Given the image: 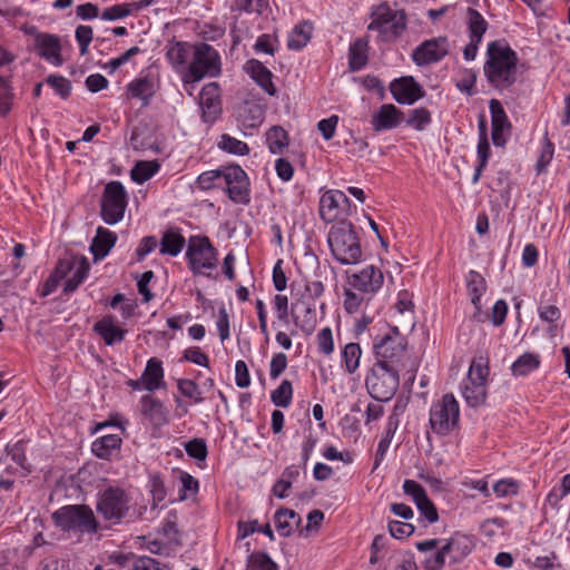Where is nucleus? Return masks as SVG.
<instances>
[{
    "label": "nucleus",
    "instance_id": "nucleus-1",
    "mask_svg": "<svg viewBox=\"0 0 570 570\" xmlns=\"http://www.w3.org/2000/svg\"><path fill=\"white\" fill-rule=\"evenodd\" d=\"M96 511L105 521V529L129 523L136 518L135 502L128 490L117 484H108L96 495Z\"/></svg>",
    "mask_w": 570,
    "mask_h": 570
},
{
    "label": "nucleus",
    "instance_id": "nucleus-2",
    "mask_svg": "<svg viewBox=\"0 0 570 570\" xmlns=\"http://www.w3.org/2000/svg\"><path fill=\"white\" fill-rule=\"evenodd\" d=\"M517 63L518 56L505 41L495 40L488 45L483 71L495 89L504 90L515 82Z\"/></svg>",
    "mask_w": 570,
    "mask_h": 570
},
{
    "label": "nucleus",
    "instance_id": "nucleus-3",
    "mask_svg": "<svg viewBox=\"0 0 570 570\" xmlns=\"http://www.w3.org/2000/svg\"><path fill=\"white\" fill-rule=\"evenodd\" d=\"M327 242L333 256L344 265L356 264L362 257L358 236L351 223L341 220L332 226Z\"/></svg>",
    "mask_w": 570,
    "mask_h": 570
},
{
    "label": "nucleus",
    "instance_id": "nucleus-4",
    "mask_svg": "<svg viewBox=\"0 0 570 570\" xmlns=\"http://www.w3.org/2000/svg\"><path fill=\"white\" fill-rule=\"evenodd\" d=\"M474 542L471 537L455 533L438 551L424 560L425 570H443L449 566L461 563L473 550Z\"/></svg>",
    "mask_w": 570,
    "mask_h": 570
},
{
    "label": "nucleus",
    "instance_id": "nucleus-5",
    "mask_svg": "<svg viewBox=\"0 0 570 570\" xmlns=\"http://www.w3.org/2000/svg\"><path fill=\"white\" fill-rule=\"evenodd\" d=\"M53 519L60 528L80 533L94 534L105 529L94 510L86 504L62 507L53 513Z\"/></svg>",
    "mask_w": 570,
    "mask_h": 570
},
{
    "label": "nucleus",
    "instance_id": "nucleus-6",
    "mask_svg": "<svg viewBox=\"0 0 570 570\" xmlns=\"http://www.w3.org/2000/svg\"><path fill=\"white\" fill-rule=\"evenodd\" d=\"M488 376V360L483 356L474 357L461 386L462 396L469 406L478 407L485 402Z\"/></svg>",
    "mask_w": 570,
    "mask_h": 570
},
{
    "label": "nucleus",
    "instance_id": "nucleus-7",
    "mask_svg": "<svg viewBox=\"0 0 570 570\" xmlns=\"http://www.w3.org/2000/svg\"><path fill=\"white\" fill-rule=\"evenodd\" d=\"M219 72L220 57L217 50L207 43H198L183 80L185 83L197 82L207 76L216 77Z\"/></svg>",
    "mask_w": 570,
    "mask_h": 570
},
{
    "label": "nucleus",
    "instance_id": "nucleus-8",
    "mask_svg": "<svg viewBox=\"0 0 570 570\" xmlns=\"http://www.w3.org/2000/svg\"><path fill=\"white\" fill-rule=\"evenodd\" d=\"M186 259L191 272L209 275L217 266V250L206 236H190L187 244Z\"/></svg>",
    "mask_w": 570,
    "mask_h": 570
},
{
    "label": "nucleus",
    "instance_id": "nucleus-9",
    "mask_svg": "<svg viewBox=\"0 0 570 570\" xmlns=\"http://www.w3.org/2000/svg\"><path fill=\"white\" fill-rule=\"evenodd\" d=\"M127 191L120 181H109L100 202V216L108 225H115L124 218L127 207Z\"/></svg>",
    "mask_w": 570,
    "mask_h": 570
},
{
    "label": "nucleus",
    "instance_id": "nucleus-10",
    "mask_svg": "<svg viewBox=\"0 0 570 570\" xmlns=\"http://www.w3.org/2000/svg\"><path fill=\"white\" fill-rule=\"evenodd\" d=\"M460 406L453 394H445L431 406L430 424L438 434H448L458 426Z\"/></svg>",
    "mask_w": 570,
    "mask_h": 570
},
{
    "label": "nucleus",
    "instance_id": "nucleus-11",
    "mask_svg": "<svg viewBox=\"0 0 570 570\" xmlns=\"http://www.w3.org/2000/svg\"><path fill=\"white\" fill-rule=\"evenodd\" d=\"M394 309L400 316L397 320L399 324L394 325V346L396 345L401 350H405L406 341L403 333L412 332L416 324L413 294L406 289L400 291L397 302L394 304Z\"/></svg>",
    "mask_w": 570,
    "mask_h": 570
},
{
    "label": "nucleus",
    "instance_id": "nucleus-12",
    "mask_svg": "<svg viewBox=\"0 0 570 570\" xmlns=\"http://www.w3.org/2000/svg\"><path fill=\"white\" fill-rule=\"evenodd\" d=\"M223 181L228 197L238 204L249 203V180L247 174L238 165L224 166Z\"/></svg>",
    "mask_w": 570,
    "mask_h": 570
},
{
    "label": "nucleus",
    "instance_id": "nucleus-13",
    "mask_svg": "<svg viewBox=\"0 0 570 570\" xmlns=\"http://www.w3.org/2000/svg\"><path fill=\"white\" fill-rule=\"evenodd\" d=\"M351 202L341 190H327L320 199V216L326 223H332L348 215Z\"/></svg>",
    "mask_w": 570,
    "mask_h": 570
},
{
    "label": "nucleus",
    "instance_id": "nucleus-14",
    "mask_svg": "<svg viewBox=\"0 0 570 570\" xmlns=\"http://www.w3.org/2000/svg\"><path fill=\"white\" fill-rule=\"evenodd\" d=\"M449 49L450 43L446 37L429 39L414 49L412 59L417 66L434 63L443 59Z\"/></svg>",
    "mask_w": 570,
    "mask_h": 570
},
{
    "label": "nucleus",
    "instance_id": "nucleus-15",
    "mask_svg": "<svg viewBox=\"0 0 570 570\" xmlns=\"http://www.w3.org/2000/svg\"><path fill=\"white\" fill-rule=\"evenodd\" d=\"M199 107L203 120L213 124L222 112L219 86L216 82L205 85L199 94Z\"/></svg>",
    "mask_w": 570,
    "mask_h": 570
},
{
    "label": "nucleus",
    "instance_id": "nucleus-16",
    "mask_svg": "<svg viewBox=\"0 0 570 570\" xmlns=\"http://www.w3.org/2000/svg\"><path fill=\"white\" fill-rule=\"evenodd\" d=\"M489 107L492 120V141L495 146L502 147L507 142V137L510 134L511 124L499 100H490Z\"/></svg>",
    "mask_w": 570,
    "mask_h": 570
},
{
    "label": "nucleus",
    "instance_id": "nucleus-17",
    "mask_svg": "<svg viewBox=\"0 0 570 570\" xmlns=\"http://www.w3.org/2000/svg\"><path fill=\"white\" fill-rule=\"evenodd\" d=\"M425 95L423 87L412 77L394 79V100L403 105H413Z\"/></svg>",
    "mask_w": 570,
    "mask_h": 570
},
{
    "label": "nucleus",
    "instance_id": "nucleus-18",
    "mask_svg": "<svg viewBox=\"0 0 570 570\" xmlns=\"http://www.w3.org/2000/svg\"><path fill=\"white\" fill-rule=\"evenodd\" d=\"M383 273L373 265L365 266L350 277L351 286L364 293H375L383 285Z\"/></svg>",
    "mask_w": 570,
    "mask_h": 570
},
{
    "label": "nucleus",
    "instance_id": "nucleus-19",
    "mask_svg": "<svg viewBox=\"0 0 570 570\" xmlns=\"http://www.w3.org/2000/svg\"><path fill=\"white\" fill-rule=\"evenodd\" d=\"M392 371L371 370V374L366 377V387L371 396L380 402H387L392 399Z\"/></svg>",
    "mask_w": 570,
    "mask_h": 570
},
{
    "label": "nucleus",
    "instance_id": "nucleus-20",
    "mask_svg": "<svg viewBox=\"0 0 570 570\" xmlns=\"http://www.w3.org/2000/svg\"><path fill=\"white\" fill-rule=\"evenodd\" d=\"M157 2L158 0H138L114 4L106 8L100 14V18L107 21L124 19Z\"/></svg>",
    "mask_w": 570,
    "mask_h": 570
},
{
    "label": "nucleus",
    "instance_id": "nucleus-21",
    "mask_svg": "<svg viewBox=\"0 0 570 570\" xmlns=\"http://www.w3.org/2000/svg\"><path fill=\"white\" fill-rule=\"evenodd\" d=\"M36 46L39 55L55 66L63 62L61 58L60 40L57 36L49 33H40L36 38Z\"/></svg>",
    "mask_w": 570,
    "mask_h": 570
},
{
    "label": "nucleus",
    "instance_id": "nucleus-22",
    "mask_svg": "<svg viewBox=\"0 0 570 570\" xmlns=\"http://www.w3.org/2000/svg\"><path fill=\"white\" fill-rule=\"evenodd\" d=\"M374 364L372 370L376 372L392 371V336L390 333L375 338L373 344Z\"/></svg>",
    "mask_w": 570,
    "mask_h": 570
},
{
    "label": "nucleus",
    "instance_id": "nucleus-23",
    "mask_svg": "<svg viewBox=\"0 0 570 570\" xmlns=\"http://www.w3.org/2000/svg\"><path fill=\"white\" fill-rule=\"evenodd\" d=\"M430 122L431 114L423 107L412 109L407 114L394 107V127L405 124L415 130H423Z\"/></svg>",
    "mask_w": 570,
    "mask_h": 570
},
{
    "label": "nucleus",
    "instance_id": "nucleus-24",
    "mask_svg": "<svg viewBox=\"0 0 570 570\" xmlns=\"http://www.w3.org/2000/svg\"><path fill=\"white\" fill-rule=\"evenodd\" d=\"M94 331L104 340L106 345H114L124 341L126 330L119 327L115 317L105 316L94 325Z\"/></svg>",
    "mask_w": 570,
    "mask_h": 570
},
{
    "label": "nucleus",
    "instance_id": "nucleus-25",
    "mask_svg": "<svg viewBox=\"0 0 570 570\" xmlns=\"http://www.w3.org/2000/svg\"><path fill=\"white\" fill-rule=\"evenodd\" d=\"M245 71L268 95L274 96L276 88L272 81V72L258 60L250 59L245 65Z\"/></svg>",
    "mask_w": 570,
    "mask_h": 570
},
{
    "label": "nucleus",
    "instance_id": "nucleus-26",
    "mask_svg": "<svg viewBox=\"0 0 570 570\" xmlns=\"http://www.w3.org/2000/svg\"><path fill=\"white\" fill-rule=\"evenodd\" d=\"M370 31H377L383 41L390 40L392 32V12L387 4H381L372 12V21L368 24Z\"/></svg>",
    "mask_w": 570,
    "mask_h": 570
},
{
    "label": "nucleus",
    "instance_id": "nucleus-27",
    "mask_svg": "<svg viewBox=\"0 0 570 570\" xmlns=\"http://www.w3.org/2000/svg\"><path fill=\"white\" fill-rule=\"evenodd\" d=\"M140 403L142 414L153 425L161 426L167 423V411L159 400L150 395H145L141 397Z\"/></svg>",
    "mask_w": 570,
    "mask_h": 570
},
{
    "label": "nucleus",
    "instance_id": "nucleus-28",
    "mask_svg": "<svg viewBox=\"0 0 570 570\" xmlns=\"http://www.w3.org/2000/svg\"><path fill=\"white\" fill-rule=\"evenodd\" d=\"M116 240L117 235L114 232L99 226L90 246V250L94 257L96 259L106 257L110 249L115 246Z\"/></svg>",
    "mask_w": 570,
    "mask_h": 570
},
{
    "label": "nucleus",
    "instance_id": "nucleus-29",
    "mask_svg": "<svg viewBox=\"0 0 570 570\" xmlns=\"http://www.w3.org/2000/svg\"><path fill=\"white\" fill-rule=\"evenodd\" d=\"M141 377L145 382L146 391L153 392L165 387L163 364L156 357L148 360Z\"/></svg>",
    "mask_w": 570,
    "mask_h": 570
},
{
    "label": "nucleus",
    "instance_id": "nucleus-30",
    "mask_svg": "<svg viewBox=\"0 0 570 570\" xmlns=\"http://www.w3.org/2000/svg\"><path fill=\"white\" fill-rule=\"evenodd\" d=\"M156 90V81L150 77L135 79L128 85L130 96L140 99L145 106L149 104Z\"/></svg>",
    "mask_w": 570,
    "mask_h": 570
},
{
    "label": "nucleus",
    "instance_id": "nucleus-31",
    "mask_svg": "<svg viewBox=\"0 0 570 570\" xmlns=\"http://www.w3.org/2000/svg\"><path fill=\"white\" fill-rule=\"evenodd\" d=\"M121 439L117 434H108L98 438L92 442V453L99 459H109L120 449Z\"/></svg>",
    "mask_w": 570,
    "mask_h": 570
},
{
    "label": "nucleus",
    "instance_id": "nucleus-32",
    "mask_svg": "<svg viewBox=\"0 0 570 570\" xmlns=\"http://www.w3.org/2000/svg\"><path fill=\"white\" fill-rule=\"evenodd\" d=\"M277 532L282 537H289L295 527L301 522V517L293 510L281 509L274 515Z\"/></svg>",
    "mask_w": 570,
    "mask_h": 570
},
{
    "label": "nucleus",
    "instance_id": "nucleus-33",
    "mask_svg": "<svg viewBox=\"0 0 570 570\" xmlns=\"http://www.w3.org/2000/svg\"><path fill=\"white\" fill-rule=\"evenodd\" d=\"M185 238L178 229H167L160 240V253L164 255L177 256L185 246Z\"/></svg>",
    "mask_w": 570,
    "mask_h": 570
},
{
    "label": "nucleus",
    "instance_id": "nucleus-34",
    "mask_svg": "<svg viewBox=\"0 0 570 570\" xmlns=\"http://www.w3.org/2000/svg\"><path fill=\"white\" fill-rule=\"evenodd\" d=\"M313 26L308 21L296 24L288 35L287 47L293 50L304 48L311 40Z\"/></svg>",
    "mask_w": 570,
    "mask_h": 570
},
{
    "label": "nucleus",
    "instance_id": "nucleus-35",
    "mask_svg": "<svg viewBox=\"0 0 570 570\" xmlns=\"http://www.w3.org/2000/svg\"><path fill=\"white\" fill-rule=\"evenodd\" d=\"M466 18L470 40L481 42L483 35L488 29V22L482 17V14L473 8H468Z\"/></svg>",
    "mask_w": 570,
    "mask_h": 570
},
{
    "label": "nucleus",
    "instance_id": "nucleus-36",
    "mask_svg": "<svg viewBox=\"0 0 570 570\" xmlns=\"http://www.w3.org/2000/svg\"><path fill=\"white\" fill-rule=\"evenodd\" d=\"M466 286L472 304L476 309H480L481 296L487 289L484 278L478 272L470 271L466 277Z\"/></svg>",
    "mask_w": 570,
    "mask_h": 570
},
{
    "label": "nucleus",
    "instance_id": "nucleus-37",
    "mask_svg": "<svg viewBox=\"0 0 570 570\" xmlns=\"http://www.w3.org/2000/svg\"><path fill=\"white\" fill-rule=\"evenodd\" d=\"M367 61V41L365 39H356L350 46L348 62L352 70L362 69Z\"/></svg>",
    "mask_w": 570,
    "mask_h": 570
},
{
    "label": "nucleus",
    "instance_id": "nucleus-38",
    "mask_svg": "<svg viewBox=\"0 0 570 570\" xmlns=\"http://www.w3.org/2000/svg\"><path fill=\"white\" fill-rule=\"evenodd\" d=\"M539 365L540 357L538 354L524 353L513 362L511 372L514 376H525L537 370Z\"/></svg>",
    "mask_w": 570,
    "mask_h": 570
},
{
    "label": "nucleus",
    "instance_id": "nucleus-39",
    "mask_svg": "<svg viewBox=\"0 0 570 570\" xmlns=\"http://www.w3.org/2000/svg\"><path fill=\"white\" fill-rule=\"evenodd\" d=\"M89 268V263L86 258L76 261L73 266L71 267L72 275L65 283V293L75 292L88 276Z\"/></svg>",
    "mask_w": 570,
    "mask_h": 570
},
{
    "label": "nucleus",
    "instance_id": "nucleus-40",
    "mask_svg": "<svg viewBox=\"0 0 570 570\" xmlns=\"http://www.w3.org/2000/svg\"><path fill=\"white\" fill-rule=\"evenodd\" d=\"M266 141L272 154H282L288 146L287 131L281 126H274L266 132Z\"/></svg>",
    "mask_w": 570,
    "mask_h": 570
},
{
    "label": "nucleus",
    "instance_id": "nucleus-41",
    "mask_svg": "<svg viewBox=\"0 0 570 570\" xmlns=\"http://www.w3.org/2000/svg\"><path fill=\"white\" fill-rule=\"evenodd\" d=\"M189 56V45L187 42H173L167 46L166 57L175 69L184 67Z\"/></svg>",
    "mask_w": 570,
    "mask_h": 570
},
{
    "label": "nucleus",
    "instance_id": "nucleus-42",
    "mask_svg": "<svg viewBox=\"0 0 570 570\" xmlns=\"http://www.w3.org/2000/svg\"><path fill=\"white\" fill-rule=\"evenodd\" d=\"M159 164L157 160L138 161L131 169L130 176L135 183L142 184L150 179L158 170Z\"/></svg>",
    "mask_w": 570,
    "mask_h": 570
},
{
    "label": "nucleus",
    "instance_id": "nucleus-43",
    "mask_svg": "<svg viewBox=\"0 0 570 570\" xmlns=\"http://www.w3.org/2000/svg\"><path fill=\"white\" fill-rule=\"evenodd\" d=\"M570 493V473L566 474L559 487H554L546 499V505L558 511L560 509V502Z\"/></svg>",
    "mask_w": 570,
    "mask_h": 570
},
{
    "label": "nucleus",
    "instance_id": "nucleus-44",
    "mask_svg": "<svg viewBox=\"0 0 570 570\" xmlns=\"http://www.w3.org/2000/svg\"><path fill=\"white\" fill-rule=\"evenodd\" d=\"M361 354L362 351L357 343H348L344 346L341 355L347 373L353 374L357 370Z\"/></svg>",
    "mask_w": 570,
    "mask_h": 570
},
{
    "label": "nucleus",
    "instance_id": "nucleus-45",
    "mask_svg": "<svg viewBox=\"0 0 570 570\" xmlns=\"http://www.w3.org/2000/svg\"><path fill=\"white\" fill-rule=\"evenodd\" d=\"M27 443L23 440H19L13 444H8L6 448L7 454L11 460L18 464L26 473L31 472V468L27 462L26 456Z\"/></svg>",
    "mask_w": 570,
    "mask_h": 570
},
{
    "label": "nucleus",
    "instance_id": "nucleus-46",
    "mask_svg": "<svg viewBox=\"0 0 570 570\" xmlns=\"http://www.w3.org/2000/svg\"><path fill=\"white\" fill-rule=\"evenodd\" d=\"M218 147L226 153L244 156L249 153V147L246 142L236 139L227 134L220 136V140L218 141Z\"/></svg>",
    "mask_w": 570,
    "mask_h": 570
},
{
    "label": "nucleus",
    "instance_id": "nucleus-47",
    "mask_svg": "<svg viewBox=\"0 0 570 570\" xmlns=\"http://www.w3.org/2000/svg\"><path fill=\"white\" fill-rule=\"evenodd\" d=\"M293 397V386L287 380H284L277 389L271 394L272 402L279 407L289 406Z\"/></svg>",
    "mask_w": 570,
    "mask_h": 570
},
{
    "label": "nucleus",
    "instance_id": "nucleus-48",
    "mask_svg": "<svg viewBox=\"0 0 570 570\" xmlns=\"http://www.w3.org/2000/svg\"><path fill=\"white\" fill-rule=\"evenodd\" d=\"M224 166L217 169L202 173L196 180L197 186L203 190L218 187L223 181Z\"/></svg>",
    "mask_w": 570,
    "mask_h": 570
},
{
    "label": "nucleus",
    "instance_id": "nucleus-49",
    "mask_svg": "<svg viewBox=\"0 0 570 570\" xmlns=\"http://www.w3.org/2000/svg\"><path fill=\"white\" fill-rule=\"evenodd\" d=\"M69 268V264L60 262L56 267V271L45 282L41 296L46 297L53 293L58 287L59 282L65 277Z\"/></svg>",
    "mask_w": 570,
    "mask_h": 570
},
{
    "label": "nucleus",
    "instance_id": "nucleus-50",
    "mask_svg": "<svg viewBox=\"0 0 570 570\" xmlns=\"http://www.w3.org/2000/svg\"><path fill=\"white\" fill-rule=\"evenodd\" d=\"M249 570H278V566L265 552H253L248 556Z\"/></svg>",
    "mask_w": 570,
    "mask_h": 570
},
{
    "label": "nucleus",
    "instance_id": "nucleus-51",
    "mask_svg": "<svg viewBox=\"0 0 570 570\" xmlns=\"http://www.w3.org/2000/svg\"><path fill=\"white\" fill-rule=\"evenodd\" d=\"M375 131L386 130L392 128V104H386L373 115L371 121Z\"/></svg>",
    "mask_w": 570,
    "mask_h": 570
},
{
    "label": "nucleus",
    "instance_id": "nucleus-52",
    "mask_svg": "<svg viewBox=\"0 0 570 570\" xmlns=\"http://www.w3.org/2000/svg\"><path fill=\"white\" fill-rule=\"evenodd\" d=\"M177 387L185 397L193 400L195 403H202L204 401L202 391L195 381L189 379H178Z\"/></svg>",
    "mask_w": 570,
    "mask_h": 570
},
{
    "label": "nucleus",
    "instance_id": "nucleus-53",
    "mask_svg": "<svg viewBox=\"0 0 570 570\" xmlns=\"http://www.w3.org/2000/svg\"><path fill=\"white\" fill-rule=\"evenodd\" d=\"M489 157H490V144H489L488 138L479 139V142H478L479 164L475 167V173L472 178L473 184L479 181L482 170L485 168V166L488 164Z\"/></svg>",
    "mask_w": 570,
    "mask_h": 570
},
{
    "label": "nucleus",
    "instance_id": "nucleus-54",
    "mask_svg": "<svg viewBox=\"0 0 570 570\" xmlns=\"http://www.w3.org/2000/svg\"><path fill=\"white\" fill-rule=\"evenodd\" d=\"M13 99L12 88L9 82L0 76V115L7 116L11 110Z\"/></svg>",
    "mask_w": 570,
    "mask_h": 570
},
{
    "label": "nucleus",
    "instance_id": "nucleus-55",
    "mask_svg": "<svg viewBox=\"0 0 570 570\" xmlns=\"http://www.w3.org/2000/svg\"><path fill=\"white\" fill-rule=\"evenodd\" d=\"M37 570H69V561L57 553H49L40 560Z\"/></svg>",
    "mask_w": 570,
    "mask_h": 570
},
{
    "label": "nucleus",
    "instance_id": "nucleus-56",
    "mask_svg": "<svg viewBox=\"0 0 570 570\" xmlns=\"http://www.w3.org/2000/svg\"><path fill=\"white\" fill-rule=\"evenodd\" d=\"M267 7L268 0H234L233 2V9L249 13H263Z\"/></svg>",
    "mask_w": 570,
    "mask_h": 570
},
{
    "label": "nucleus",
    "instance_id": "nucleus-57",
    "mask_svg": "<svg viewBox=\"0 0 570 570\" xmlns=\"http://www.w3.org/2000/svg\"><path fill=\"white\" fill-rule=\"evenodd\" d=\"M75 37L80 48V55H87L89 45L94 38L92 28L90 26L80 24L76 28Z\"/></svg>",
    "mask_w": 570,
    "mask_h": 570
},
{
    "label": "nucleus",
    "instance_id": "nucleus-58",
    "mask_svg": "<svg viewBox=\"0 0 570 570\" xmlns=\"http://www.w3.org/2000/svg\"><path fill=\"white\" fill-rule=\"evenodd\" d=\"M318 351L324 355H331L334 352L333 333L330 327L322 328L316 336Z\"/></svg>",
    "mask_w": 570,
    "mask_h": 570
},
{
    "label": "nucleus",
    "instance_id": "nucleus-59",
    "mask_svg": "<svg viewBox=\"0 0 570 570\" xmlns=\"http://www.w3.org/2000/svg\"><path fill=\"white\" fill-rule=\"evenodd\" d=\"M186 453L196 460L203 461L207 456V445L203 439H194L185 444Z\"/></svg>",
    "mask_w": 570,
    "mask_h": 570
},
{
    "label": "nucleus",
    "instance_id": "nucleus-60",
    "mask_svg": "<svg viewBox=\"0 0 570 570\" xmlns=\"http://www.w3.org/2000/svg\"><path fill=\"white\" fill-rule=\"evenodd\" d=\"M47 83L50 85L61 98L66 99L69 97L71 83L67 78L51 75L47 78Z\"/></svg>",
    "mask_w": 570,
    "mask_h": 570
},
{
    "label": "nucleus",
    "instance_id": "nucleus-61",
    "mask_svg": "<svg viewBox=\"0 0 570 570\" xmlns=\"http://www.w3.org/2000/svg\"><path fill=\"white\" fill-rule=\"evenodd\" d=\"M403 489L405 494L410 495L416 505L428 498L424 488L413 480H406L403 484Z\"/></svg>",
    "mask_w": 570,
    "mask_h": 570
},
{
    "label": "nucleus",
    "instance_id": "nucleus-62",
    "mask_svg": "<svg viewBox=\"0 0 570 570\" xmlns=\"http://www.w3.org/2000/svg\"><path fill=\"white\" fill-rule=\"evenodd\" d=\"M183 358L190 363L205 366L209 365L208 356L199 347H189L184 351Z\"/></svg>",
    "mask_w": 570,
    "mask_h": 570
},
{
    "label": "nucleus",
    "instance_id": "nucleus-63",
    "mask_svg": "<svg viewBox=\"0 0 570 570\" xmlns=\"http://www.w3.org/2000/svg\"><path fill=\"white\" fill-rule=\"evenodd\" d=\"M235 382L240 389H246L250 384V376L246 363L242 360L235 364Z\"/></svg>",
    "mask_w": 570,
    "mask_h": 570
},
{
    "label": "nucleus",
    "instance_id": "nucleus-64",
    "mask_svg": "<svg viewBox=\"0 0 570 570\" xmlns=\"http://www.w3.org/2000/svg\"><path fill=\"white\" fill-rule=\"evenodd\" d=\"M493 492L499 498L513 495L518 492V484L513 480H500L493 485Z\"/></svg>",
    "mask_w": 570,
    "mask_h": 570
}]
</instances>
